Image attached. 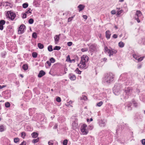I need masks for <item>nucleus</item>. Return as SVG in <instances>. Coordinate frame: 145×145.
I'll use <instances>...</instances> for the list:
<instances>
[{
    "instance_id": "obj_21",
    "label": "nucleus",
    "mask_w": 145,
    "mask_h": 145,
    "mask_svg": "<svg viewBox=\"0 0 145 145\" xmlns=\"http://www.w3.org/2000/svg\"><path fill=\"white\" fill-rule=\"evenodd\" d=\"M131 104L130 103L129 105H128L127 106H126V108L128 110H131L132 109V108L131 107Z\"/></svg>"
},
{
    "instance_id": "obj_59",
    "label": "nucleus",
    "mask_w": 145,
    "mask_h": 145,
    "mask_svg": "<svg viewBox=\"0 0 145 145\" xmlns=\"http://www.w3.org/2000/svg\"><path fill=\"white\" fill-rule=\"evenodd\" d=\"M136 92L137 93H138L139 92V90L138 89H136Z\"/></svg>"
},
{
    "instance_id": "obj_1",
    "label": "nucleus",
    "mask_w": 145,
    "mask_h": 145,
    "mask_svg": "<svg viewBox=\"0 0 145 145\" xmlns=\"http://www.w3.org/2000/svg\"><path fill=\"white\" fill-rule=\"evenodd\" d=\"M88 57L86 55H83L81 57V60L78 66L80 68L83 69H86V64L88 61Z\"/></svg>"
},
{
    "instance_id": "obj_49",
    "label": "nucleus",
    "mask_w": 145,
    "mask_h": 145,
    "mask_svg": "<svg viewBox=\"0 0 145 145\" xmlns=\"http://www.w3.org/2000/svg\"><path fill=\"white\" fill-rule=\"evenodd\" d=\"M111 13L112 14H115L116 13V10H113L111 11Z\"/></svg>"
},
{
    "instance_id": "obj_50",
    "label": "nucleus",
    "mask_w": 145,
    "mask_h": 145,
    "mask_svg": "<svg viewBox=\"0 0 145 145\" xmlns=\"http://www.w3.org/2000/svg\"><path fill=\"white\" fill-rule=\"evenodd\" d=\"M118 37V36L116 34H114L113 36V37L114 39L117 38Z\"/></svg>"
},
{
    "instance_id": "obj_61",
    "label": "nucleus",
    "mask_w": 145,
    "mask_h": 145,
    "mask_svg": "<svg viewBox=\"0 0 145 145\" xmlns=\"http://www.w3.org/2000/svg\"><path fill=\"white\" fill-rule=\"evenodd\" d=\"M57 125H56L54 127V129H56L57 128Z\"/></svg>"
},
{
    "instance_id": "obj_57",
    "label": "nucleus",
    "mask_w": 145,
    "mask_h": 145,
    "mask_svg": "<svg viewBox=\"0 0 145 145\" xmlns=\"http://www.w3.org/2000/svg\"><path fill=\"white\" fill-rule=\"evenodd\" d=\"M83 99L84 100H86L87 99V97L85 96H84L83 97Z\"/></svg>"
},
{
    "instance_id": "obj_29",
    "label": "nucleus",
    "mask_w": 145,
    "mask_h": 145,
    "mask_svg": "<svg viewBox=\"0 0 145 145\" xmlns=\"http://www.w3.org/2000/svg\"><path fill=\"white\" fill-rule=\"evenodd\" d=\"M61 48V47L59 46H56L54 48V50H59Z\"/></svg>"
},
{
    "instance_id": "obj_37",
    "label": "nucleus",
    "mask_w": 145,
    "mask_h": 145,
    "mask_svg": "<svg viewBox=\"0 0 145 145\" xmlns=\"http://www.w3.org/2000/svg\"><path fill=\"white\" fill-rule=\"evenodd\" d=\"M5 21L3 20H1L0 21V25H3L5 24Z\"/></svg>"
},
{
    "instance_id": "obj_3",
    "label": "nucleus",
    "mask_w": 145,
    "mask_h": 145,
    "mask_svg": "<svg viewBox=\"0 0 145 145\" xmlns=\"http://www.w3.org/2000/svg\"><path fill=\"white\" fill-rule=\"evenodd\" d=\"M105 51L109 54L110 57L112 56L114 54H116L117 52V50L114 49H112L111 48H110V49H109L106 46H105Z\"/></svg>"
},
{
    "instance_id": "obj_44",
    "label": "nucleus",
    "mask_w": 145,
    "mask_h": 145,
    "mask_svg": "<svg viewBox=\"0 0 145 145\" xmlns=\"http://www.w3.org/2000/svg\"><path fill=\"white\" fill-rule=\"evenodd\" d=\"M67 140H65L63 142V145H67Z\"/></svg>"
},
{
    "instance_id": "obj_9",
    "label": "nucleus",
    "mask_w": 145,
    "mask_h": 145,
    "mask_svg": "<svg viewBox=\"0 0 145 145\" xmlns=\"http://www.w3.org/2000/svg\"><path fill=\"white\" fill-rule=\"evenodd\" d=\"M25 28V26L24 24H22L19 28L18 31V34H22L24 32V30Z\"/></svg>"
},
{
    "instance_id": "obj_35",
    "label": "nucleus",
    "mask_w": 145,
    "mask_h": 145,
    "mask_svg": "<svg viewBox=\"0 0 145 145\" xmlns=\"http://www.w3.org/2000/svg\"><path fill=\"white\" fill-rule=\"evenodd\" d=\"M133 57L135 58L136 59L138 60V57L135 54H133Z\"/></svg>"
},
{
    "instance_id": "obj_53",
    "label": "nucleus",
    "mask_w": 145,
    "mask_h": 145,
    "mask_svg": "<svg viewBox=\"0 0 145 145\" xmlns=\"http://www.w3.org/2000/svg\"><path fill=\"white\" fill-rule=\"evenodd\" d=\"M3 29V25L0 24V29L1 30H2Z\"/></svg>"
},
{
    "instance_id": "obj_55",
    "label": "nucleus",
    "mask_w": 145,
    "mask_h": 145,
    "mask_svg": "<svg viewBox=\"0 0 145 145\" xmlns=\"http://www.w3.org/2000/svg\"><path fill=\"white\" fill-rule=\"evenodd\" d=\"M83 17L84 19L86 20L87 18V16L86 15H83Z\"/></svg>"
},
{
    "instance_id": "obj_25",
    "label": "nucleus",
    "mask_w": 145,
    "mask_h": 145,
    "mask_svg": "<svg viewBox=\"0 0 145 145\" xmlns=\"http://www.w3.org/2000/svg\"><path fill=\"white\" fill-rule=\"evenodd\" d=\"M28 4L27 3H24L22 5V6L23 8H26L28 7Z\"/></svg>"
},
{
    "instance_id": "obj_64",
    "label": "nucleus",
    "mask_w": 145,
    "mask_h": 145,
    "mask_svg": "<svg viewBox=\"0 0 145 145\" xmlns=\"http://www.w3.org/2000/svg\"><path fill=\"white\" fill-rule=\"evenodd\" d=\"M71 60V61H72H72H74V62L75 61V60H74V59H72V60Z\"/></svg>"
},
{
    "instance_id": "obj_48",
    "label": "nucleus",
    "mask_w": 145,
    "mask_h": 145,
    "mask_svg": "<svg viewBox=\"0 0 145 145\" xmlns=\"http://www.w3.org/2000/svg\"><path fill=\"white\" fill-rule=\"evenodd\" d=\"M26 18V14L25 13L23 14L22 18L23 19L25 18Z\"/></svg>"
},
{
    "instance_id": "obj_11",
    "label": "nucleus",
    "mask_w": 145,
    "mask_h": 145,
    "mask_svg": "<svg viewBox=\"0 0 145 145\" xmlns=\"http://www.w3.org/2000/svg\"><path fill=\"white\" fill-rule=\"evenodd\" d=\"M106 37L107 39H109L110 38L111 34L108 30L107 31L105 32Z\"/></svg>"
},
{
    "instance_id": "obj_39",
    "label": "nucleus",
    "mask_w": 145,
    "mask_h": 145,
    "mask_svg": "<svg viewBox=\"0 0 145 145\" xmlns=\"http://www.w3.org/2000/svg\"><path fill=\"white\" fill-rule=\"evenodd\" d=\"M144 58V56L142 57L139 58H138L137 60L138 62H140L142 61Z\"/></svg>"
},
{
    "instance_id": "obj_13",
    "label": "nucleus",
    "mask_w": 145,
    "mask_h": 145,
    "mask_svg": "<svg viewBox=\"0 0 145 145\" xmlns=\"http://www.w3.org/2000/svg\"><path fill=\"white\" fill-rule=\"evenodd\" d=\"M105 122L104 121L101 120L99 122V125L100 126L102 127H104L105 125Z\"/></svg>"
},
{
    "instance_id": "obj_24",
    "label": "nucleus",
    "mask_w": 145,
    "mask_h": 145,
    "mask_svg": "<svg viewBox=\"0 0 145 145\" xmlns=\"http://www.w3.org/2000/svg\"><path fill=\"white\" fill-rule=\"evenodd\" d=\"M48 50L50 52H51L53 51L52 46V45H50L48 47Z\"/></svg>"
},
{
    "instance_id": "obj_63",
    "label": "nucleus",
    "mask_w": 145,
    "mask_h": 145,
    "mask_svg": "<svg viewBox=\"0 0 145 145\" xmlns=\"http://www.w3.org/2000/svg\"><path fill=\"white\" fill-rule=\"evenodd\" d=\"M119 1L120 2H122L124 0H119Z\"/></svg>"
},
{
    "instance_id": "obj_10",
    "label": "nucleus",
    "mask_w": 145,
    "mask_h": 145,
    "mask_svg": "<svg viewBox=\"0 0 145 145\" xmlns=\"http://www.w3.org/2000/svg\"><path fill=\"white\" fill-rule=\"evenodd\" d=\"M60 34H59L58 35H56L54 37L55 42L56 44H57L58 43L59 40V36H60Z\"/></svg>"
},
{
    "instance_id": "obj_4",
    "label": "nucleus",
    "mask_w": 145,
    "mask_h": 145,
    "mask_svg": "<svg viewBox=\"0 0 145 145\" xmlns=\"http://www.w3.org/2000/svg\"><path fill=\"white\" fill-rule=\"evenodd\" d=\"M121 86L119 84H116L113 88V91L114 94L116 95H118L119 93V90Z\"/></svg>"
},
{
    "instance_id": "obj_28",
    "label": "nucleus",
    "mask_w": 145,
    "mask_h": 145,
    "mask_svg": "<svg viewBox=\"0 0 145 145\" xmlns=\"http://www.w3.org/2000/svg\"><path fill=\"white\" fill-rule=\"evenodd\" d=\"M37 54L35 52H33L32 54V56L33 57L35 58L37 56Z\"/></svg>"
},
{
    "instance_id": "obj_34",
    "label": "nucleus",
    "mask_w": 145,
    "mask_h": 145,
    "mask_svg": "<svg viewBox=\"0 0 145 145\" xmlns=\"http://www.w3.org/2000/svg\"><path fill=\"white\" fill-rule=\"evenodd\" d=\"M75 71L76 73L78 74H80L81 73V71H80L78 68L75 70Z\"/></svg>"
},
{
    "instance_id": "obj_43",
    "label": "nucleus",
    "mask_w": 145,
    "mask_h": 145,
    "mask_svg": "<svg viewBox=\"0 0 145 145\" xmlns=\"http://www.w3.org/2000/svg\"><path fill=\"white\" fill-rule=\"evenodd\" d=\"M31 9L29 8L25 12V13L27 14H31V11H30Z\"/></svg>"
},
{
    "instance_id": "obj_38",
    "label": "nucleus",
    "mask_w": 145,
    "mask_h": 145,
    "mask_svg": "<svg viewBox=\"0 0 145 145\" xmlns=\"http://www.w3.org/2000/svg\"><path fill=\"white\" fill-rule=\"evenodd\" d=\"M39 139L38 138L36 139H34L32 140V142L34 143H35L39 141Z\"/></svg>"
},
{
    "instance_id": "obj_7",
    "label": "nucleus",
    "mask_w": 145,
    "mask_h": 145,
    "mask_svg": "<svg viewBox=\"0 0 145 145\" xmlns=\"http://www.w3.org/2000/svg\"><path fill=\"white\" fill-rule=\"evenodd\" d=\"M142 15V13L139 10H137V13L135 16V18L138 23L140 22V21L139 19V17H140Z\"/></svg>"
},
{
    "instance_id": "obj_52",
    "label": "nucleus",
    "mask_w": 145,
    "mask_h": 145,
    "mask_svg": "<svg viewBox=\"0 0 145 145\" xmlns=\"http://www.w3.org/2000/svg\"><path fill=\"white\" fill-rule=\"evenodd\" d=\"M6 87V85H3L1 86L0 85V89H2L3 88H5Z\"/></svg>"
},
{
    "instance_id": "obj_54",
    "label": "nucleus",
    "mask_w": 145,
    "mask_h": 145,
    "mask_svg": "<svg viewBox=\"0 0 145 145\" xmlns=\"http://www.w3.org/2000/svg\"><path fill=\"white\" fill-rule=\"evenodd\" d=\"M26 142H25L23 141L20 145H26Z\"/></svg>"
},
{
    "instance_id": "obj_6",
    "label": "nucleus",
    "mask_w": 145,
    "mask_h": 145,
    "mask_svg": "<svg viewBox=\"0 0 145 145\" xmlns=\"http://www.w3.org/2000/svg\"><path fill=\"white\" fill-rule=\"evenodd\" d=\"M87 125L85 124H83L81 127L80 130L82 134L83 135H87L88 133V131L87 128Z\"/></svg>"
},
{
    "instance_id": "obj_41",
    "label": "nucleus",
    "mask_w": 145,
    "mask_h": 145,
    "mask_svg": "<svg viewBox=\"0 0 145 145\" xmlns=\"http://www.w3.org/2000/svg\"><path fill=\"white\" fill-rule=\"evenodd\" d=\"M19 141V139L18 138H16L14 139V142L15 143H16Z\"/></svg>"
},
{
    "instance_id": "obj_60",
    "label": "nucleus",
    "mask_w": 145,
    "mask_h": 145,
    "mask_svg": "<svg viewBox=\"0 0 145 145\" xmlns=\"http://www.w3.org/2000/svg\"><path fill=\"white\" fill-rule=\"evenodd\" d=\"M72 103V102L71 101H70L69 102V104H71Z\"/></svg>"
},
{
    "instance_id": "obj_56",
    "label": "nucleus",
    "mask_w": 145,
    "mask_h": 145,
    "mask_svg": "<svg viewBox=\"0 0 145 145\" xmlns=\"http://www.w3.org/2000/svg\"><path fill=\"white\" fill-rule=\"evenodd\" d=\"M72 20L71 18L70 17L68 18V22H70Z\"/></svg>"
},
{
    "instance_id": "obj_42",
    "label": "nucleus",
    "mask_w": 145,
    "mask_h": 145,
    "mask_svg": "<svg viewBox=\"0 0 145 145\" xmlns=\"http://www.w3.org/2000/svg\"><path fill=\"white\" fill-rule=\"evenodd\" d=\"M88 49L87 48H82L81 49V50L82 52H84L88 51Z\"/></svg>"
},
{
    "instance_id": "obj_58",
    "label": "nucleus",
    "mask_w": 145,
    "mask_h": 145,
    "mask_svg": "<svg viewBox=\"0 0 145 145\" xmlns=\"http://www.w3.org/2000/svg\"><path fill=\"white\" fill-rule=\"evenodd\" d=\"M141 67H142V65H138V69H140V68H141Z\"/></svg>"
},
{
    "instance_id": "obj_18",
    "label": "nucleus",
    "mask_w": 145,
    "mask_h": 145,
    "mask_svg": "<svg viewBox=\"0 0 145 145\" xmlns=\"http://www.w3.org/2000/svg\"><path fill=\"white\" fill-rule=\"evenodd\" d=\"M117 9H118L117 15H119L123 12V10H120V8H117Z\"/></svg>"
},
{
    "instance_id": "obj_30",
    "label": "nucleus",
    "mask_w": 145,
    "mask_h": 145,
    "mask_svg": "<svg viewBox=\"0 0 145 145\" xmlns=\"http://www.w3.org/2000/svg\"><path fill=\"white\" fill-rule=\"evenodd\" d=\"M103 104V102L102 101H100L97 104V106L99 107L101 106Z\"/></svg>"
},
{
    "instance_id": "obj_62",
    "label": "nucleus",
    "mask_w": 145,
    "mask_h": 145,
    "mask_svg": "<svg viewBox=\"0 0 145 145\" xmlns=\"http://www.w3.org/2000/svg\"><path fill=\"white\" fill-rule=\"evenodd\" d=\"M107 60V59L106 58H104L103 59V60L104 61H106Z\"/></svg>"
},
{
    "instance_id": "obj_36",
    "label": "nucleus",
    "mask_w": 145,
    "mask_h": 145,
    "mask_svg": "<svg viewBox=\"0 0 145 145\" xmlns=\"http://www.w3.org/2000/svg\"><path fill=\"white\" fill-rule=\"evenodd\" d=\"M50 61L51 63H54L55 61V59L53 57L51 58L50 59Z\"/></svg>"
},
{
    "instance_id": "obj_5",
    "label": "nucleus",
    "mask_w": 145,
    "mask_h": 145,
    "mask_svg": "<svg viewBox=\"0 0 145 145\" xmlns=\"http://www.w3.org/2000/svg\"><path fill=\"white\" fill-rule=\"evenodd\" d=\"M6 15L8 18L12 21L14 20L16 17V14L11 11H8Z\"/></svg>"
},
{
    "instance_id": "obj_20",
    "label": "nucleus",
    "mask_w": 145,
    "mask_h": 145,
    "mask_svg": "<svg viewBox=\"0 0 145 145\" xmlns=\"http://www.w3.org/2000/svg\"><path fill=\"white\" fill-rule=\"evenodd\" d=\"M125 45V44L123 42L121 41L118 43L119 46L121 48L123 47Z\"/></svg>"
},
{
    "instance_id": "obj_12",
    "label": "nucleus",
    "mask_w": 145,
    "mask_h": 145,
    "mask_svg": "<svg viewBox=\"0 0 145 145\" xmlns=\"http://www.w3.org/2000/svg\"><path fill=\"white\" fill-rule=\"evenodd\" d=\"M45 74L46 73L45 72L42 70H41L40 71L38 76L39 78H41L43 76H44Z\"/></svg>"
},
{
    "instance_id": "obj_19",
    "label": "nucleus",
    "mask_w": 145,
    "mask_h": 145,
    "mask_svg": "<svg viewBox=\"0 0 145 145\" xmlns=\"http://www.w3.org/2000/svg\"><path fill=\"white\" fill-rule=\"evenodd\" d=\"M22 68L24 71L27 70L28 69V65L27 64H24L22 66Z\"/></svg>"
},
{
    "instance_id": "obj_23",
    "label": "nucleus",
    "mask_w": 145,
    "mask_h": 145,
    "mask_svg": "<svg viewBox=\"0 0 145 145\" xmlns=\"http://www.w3.org/2000/svg\"><path fill=\"white\" fill-rule=\"evenodd\" d=\"M66 61L67 62H69L71 63L72 62L71 60L70 59L69 55L67 56Z\"/></svg>"
},
{
    "instance_id": "obj_15",
    "label": "nucleus",
    "mask_w": 145,
    "mask_h": 145,
    "mask_svg": "<svg viewBox=\"0 0 145 145\" xmlns=\"http://www.w3.org/2000/svg\"><path fill=\"white\" fill-rule=\"evenodd\" d=\"M69 77L70 79L71 80H74L76 79L75 76L72 74H70Z\"/></svg>"
},
{
    "instance_id": "obj_40",
    "label": "nucleus",
    "mask_w": 145,
    "mask_h": 145,
    "mask_svg": "<svg viewBox=\"0 0 145 145\" xmlns=\"http://www.w3.org/2000/svg\"><path fill=\"white\" fill-rule=\"evenodd\" d=\"M34 22L32 18H30L29 20V23L30 24H32Z\"/></svg>"
},
{
    "instance_id": "obj_47",
    "label": "nucleus",
    "mask_w": 145,
    "mask_h": 145,
    "mask_svg": "<svg viewBox=\"0 0 145 145\" xmlns=\"http://www.w3.org/2000/svg\"><path fill=\"white\" fill-rule=\"evenodd\" d=\"M72 44V42H68L67 43V45L69 46H71Z\"/></svg>"
},
{
    "instance_id": "obj_22",
    "label": "nucleus",
    "mask_w": 145,
    "mask_h": 145,
    "mask_svg": "<svg viewBox=\"0 0 145 145\" xmlns=\"http://www.w3.org/2000/svg\"><path fill=\"white\" fill-rule=\"evenodd\" d=\"M38 47L40 49H42L44 48V45L40 43H39L38 44Z\"/></svg>"
},
{
    "instance_id": "obj_2",
    "label": "nucleus",
    "mask_w": 145,
    "mask_h": 145,
    "mask_svg": "<svg viewBox=\"0 0 145 145\" xmlns=\"http://www.w3.org/2000/svg\"><path fill=\"white\" fill-rule=\"evenodd\" d=\"M114 76L112 73L105 74L103 79V82L108 84L111 82L113 80Z\"/></svg>"
},
{
    "instance_id": "obj_16",
    "label": "nucleus",
    "mask_w": 145,
    "mask_h": 145,
    "mask_svg": "<svg viewBox=\"0 0 145 145\" xmlns=\"http://www.w3.org/2000/svg\"><path fill=\"white\" fill-rule=\"evenodd\" d=\"M31 135L32 137L33 138H36L38 136V134L37 133L33 132L31 134Z\"/></svg>"
},
{
    "instance_id": "obj_31",
    "label": "nucleus",
    "mask_w": 145,
    "mask_h": 145,
    "mask_svg": "<svg viewBox=\"0 0 145 145\" xmlns=\"http://www.w3.org/2000/svg\"><path fill=\"white\" fill-rule=\"evenodd\" d=\"M4 131L3 126L2 125H0V131L3 132Z\"/></svg>"
},
{
    "instance_id": "obj_26",
    "label": "nucleus",
    "mask_w": 145,
    "mask_h": 145,
    "mask_svg": "<svg viewBox=\"0 0 145 145\" xmlns=\"http://www.w3.org/2000/svg\"><path fill=\"white\" fill-rule=\"evenodd\" d=\"M5 105L6 107L9 108L10 106V104L8 102H7L5 103Z\"/></svg>"
},
{
    "instance_id": "obj_51",
    "label": "nucleus",
    "mask_w": 145,
    "mask_h": 145,
    "mask_svg": "<svg viewBox=\"0 0 145 145\" xmlns=\"http://www.w3.org/2000/svg\"><path fill=\"white\" fill-rule=\"evenodd\" d=\"M46 63L48 64L49 66H50L51 65V62H50L49 61H47L46 62Z\"/></svg>"
},
{
    "instance_id": "obj_46",
    "label": "nucleus",
    "mask_w": 145,
    "mask_h": 145,
    "mask_svg": "<svg viewBox=\"0 0 145 145\" xmlns=\"http://www.w3.org/2000/svg\"><path fill=\"white\" fill-rule=\"evenodd\" d=\"M141 142L142 144L143 145H145V139H144L141 140Z\"/></svg>"
},
{
    "instance_id": "obj_45",
    "label": "nucleus",
    "mask_w": 145,
    "mask_h": 145,
    "mask_svg": "<svg viewBox=\"0 0 145 145\" xmlns=\"http://www.w3.org/2000/svg\"><path fill=\"white\" fill-rule=\"evenodd\" d=\"M56 101L58 102H60L61 101V98L59 97H57L56 98Z\"/></svg>"
},
{
    "instance_id": "obj_8",
    "label": "nucleus",
    "mask_w": 145,
    "mask_h": 145,
    "mask_svg": "<svg viewBox=\"0 0 145 145\" xmlns=\"http://www.w3.org/2000/svg\"><path fill=\"white\" fill-rule=\"evenodd\" d=\"M132 92V89L130 87L127 88L125 90V92L127 96L125 97V98H127L128 97V96L131 94Z\"/></svg>"
},
{
    "instance_id": "obj_32",
    "label": "nucleus",
    "mask_w": 145,
    "mask_h": 145,
    "mask_svg": "<svg viewBox=\"0 0 145 145\" xmlns=\"http://www.w3.org/2000/svg\"><path fill=\"white\" fill-rule=\"evenodd\" d=\"M21 137L23 138H24L26 136V134L24 132H22L21 133Z\"/></svg>"
},
{
    "instance_id": "obj_14",
    "label": "nucleus",
    "mask_w": 145,
    "mask_h": 145,
    "mask_svg": "<svg viewBox=\"0 0 145 145\" xmlns=\"http://www.w3.org/2000/svg\"><path fill=\"white\" fill-rule=\"evenodd\" d=\"M85 7V6L83 5L80 4L79 5L78 7V8L79 9V11L80 12L83 10L84 9Z\"/></svg>"
},
{
    "instance_id": "obj_27",
    "label": "nucleus",
    "mask_w": 145,
    "mask_h": 145,
    "mask_svg": "<svg viewBox=\"0 0 145 145\" xmlns=\"http://www.w3.org/2000/svg\"><path fill=\"white\" fill-rule=\"evenodd\" d=\"M54 141L53 140H50L48 142V145H53Z\"/></svg>"
},
{
    "instance_id": "obj_17",
    "label": "nucleus",
    "mask_w": 145,
    "mask_h": 145,
    "mask_svg": "<svg viewBox=\"0 0 145 145\" xmlns=\"http://www.w3.org/2000/svg\"><path fill=\"white\" fill-rule=\"evenodd\" d=\"M72 126L73 129H75L78 126V124L77 123L74 122L72 124Z\"/></svg>"
},
{
    "instance_id": "obj_33",
    "label": "nucleus",
    "mask_w": 145,
    "mask_h": 145,
    "mask_svg": "<svg viewBox=\"0 0 145 145\" xmlns=\"http://www.w3.org/2000/svg\"><path fill=\"white\" fill-rule=\"evenodd\" d=\"M32 36L33 38L36 39L37 37V34L35 32L33 33L32 34Z\"/></svg>"
}]
</instances>
